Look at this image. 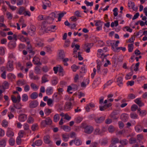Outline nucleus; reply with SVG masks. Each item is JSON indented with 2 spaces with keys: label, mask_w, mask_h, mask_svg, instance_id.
I'll return each instance as SVG.
<instances>
[{
  "label": "nucleus",
  "mask_w": 147,
  "mask_h": 147,
  "mask_svg": "<svg viewBox=\"0 0 147 147\" xmlns=\"http://www.w3.org/2000/svg\"><path fill=\"white\" fill-rule=\"evenodd\" d=\"M52 123V121L49 117L46 118L45 120L42 121L41 123V127H45L47 125H51Z\"/></svg>",
  "instance_id": "1"
},
{
  "label": "nucleus",
  "mask_w": 147,
  "mask_h": 147,
  "mask_svg": "<svg viewBox=\"0 0 147 147\" xmlns=\"http://www.w3.org/2000/svg\"><path fill=\"white\" fill-rule=\"evenodd\" d=\"M84 132L86 134H90L93 131L94 129L93 126L90 125H87L84 127Z\"/></svg>",
  "instance_id": "2"
},
{
  "label": "nucleus",
  "mask_w": 147,
  "mask_h": 147,
  "mask_svg": "<svg viewBox=\"0 0 147 147\" xmlns=\"http://www.w3.org/2000/svg\"><path fill=\"white\" fill-rule=\"evenodd\" d=\"M38 105V103L36 100L30 101L29 105V107L30 109H33L37 107Z\"/></svg>",
  "instance_id": "3"
},
{
  "label": "nucleus",
  "mask_w": 147,
  "mask_h": 147,
  "mask_svg": "<svg viewBox=\"0 0 147 147\" xmlns=\"http://www.w3.org/2000/svg\"><path fill=\"white\" fill-rule=\"evenodd\" d=\"M43 141L45 143L47 144H50L52 143V141L51 140V138L49 135H46L44 136Z\"/></svg>",
  "instance_id": "4"
},
{
  "label": "nucleus",
  "mask_w": 147,
  "mask_h": 147,
  "mask_svg": "<svg viewBox=\"0 0 147 147\" xmlns=\"http://www.w3.org/2000/svg\"><path fill=\"white\" fill-rule=\"evenodd\" d=\"M105 118V117L103 116L100 117H96L94 118V120L96 123H100L104 121Z\"/></svg>",
  "instance_id": "5"
},
{
  "label": "nucleus",
  "mask_w": 147,
  "mask_h": 147,
  "mask_svg": "<svg viewBox=\"0 0 147 147\" xmlns=\"http://www.w3.org/2000/svg\"><path fill=\"white\" fill-rule=\"evenodd\" d=\"M6 68L7 71H12L13 69V62L9 61L6 66Z\"/></svg>",
  "instance_id": "6"
},
{
  "label": "nucleus",
  "mask_w": 147,
  "mask_h": 147,
  "mask_svg": "<svg viewBox=\"0 0 147 147\" xmlns=\"http://www.w3.org/2000/svg\"><path fill=\"white\" fill-rule=\"evenodd\" d=\"M14 134L13 129L9 127L8 128L6 132L7 136L8 137L11 138L14 136Z\"/></svg>",
  "instance_id": "7"
},
{
  "label": "nucleus",
  "mask_w": 147,
  "mask_h": 147,
  "mask_svg": "<svg viewBox=\"0 0 147 147\" xmlns=\"http://www.w3.org/2000/svg\"><path fill=\"white\" fill-rule=\"evenodd\" d=\"M141 99V98H140L136 99L134 100V102L140 107H141L144 105V103L142 102Z\"/></svg>",
  "instance_id": "8"
},
{
  "label": "nucleus",
  "mask_w": 147,
  "mask_h": 147,
  "mask_svg": "<svg viewBox=\"0 0 147 147\" xmlns=\"http://www.w3.org/2000/svg\"><path fill=\"white\" fill-rule=\"evenodd\" d=\"M27 118V115L25 114L20 115L18 117V119L21 122H24L26 120Z\"/></svg>",
  "instance_id": "9"
},
{
  "label": "nucleus",
  "mask_w": 147,
  "mask_h": 147,
  "mask_svg": "<svg viewBox=\"0 0 147 147\" xmlns=\"http://www.w3.org/2000/svg\"><path fill=\"white\" fill-rule=\"evenodd\" d=\"M45 91L47 95H51L53 93V88L52 87H49L47 88Z\"/></svg>",
  "instance_id": "10"
},
{
  "label": "nucleus",
  "mask_w": 147,
  "mask_h": 147,
  "mask_svg": "<svg viewBox=\"0 0 147 147\" xmlns=\"http://www.w3.org/2000/svg\"><path fill=\"white\" fill-rule=\"evenodd\" d=\"M40 59L37 57H34L33 60V63L35 64L39 65H42L40 61Z\"/></svg>",
  "instance_id": "11"
},
{
  "label": "nucleus",
  "mask_w": 147,
  "mask_h": 147,
  "mask_svg": "<svg viewBox=\"0 0 147 147\" xmlns=\"http://www.w3.org/2000/svg\"><path fill=\"white\" fill-rule=\"evenodd\" d=\"M128 115L126 113H123L122 114L120 117L121 120L123 121H127L128 119Z\"/></svg>",
  "instance_id": "12"
},
{
  "label": "nucleus",
  "mask_w": 147,
  "mask_h": 147,
  "mask_svg": "<svg viewBox=\"0 0 147 147\" xmlns=\"http://www.w3.org/2000/svg\"><path fill=\"white\" fill-rule=\"evenodd\" d=\"M36 28L34 26H31L29 30V33L32 36L34 35L35 33Z\"/></svg>",
  "instance_id": "13"
},
{
  "label": "nucleus",
  "mask_w": 147,
  "mask_h": 147,
  "mask_svg": "<svg viewBox=\"0 0 147 147\" xmlns=\"http://www.w3.org/2000/svg\"><path fill=\"white\" fill-rule=\"evenodd\" d=\"M119 115L115 112H113L110 115V117L113 119L115 120H117L119 117Z\"/></svg>",
  "instance_id": "14"
},
{
  "label": "nucleus",
  "mask_w": 147,
  "mask_h": 147,
  "mask_svg": "<svg viewBox=\"0 0 147 147\" xmlns=\"http://www.w3.org/2000/svg\"><path fill=\"white\" fill-rule=\"evenodd\" d=\"M29 76L31 79L34 80H38L39 79V77L37 75H34L33 72H30L29 73Z\"/></svg>",
  "instance_id": "15"
},
{
  "label": "nucleus",
  "mask_w": 147,
  "mask_h": 147,
  "mask_svg": "<svg viewBox=\"0 0 147 147\" xmlns=\"http://www.w3.org/2000/svg\"><path fill=\"white\" fill-rule=\"evenodd\" d=\"M16 45V42L13 41H11L9 42L8 44V46L10 49H13L14 48Z\"/></svg>",
  "instance_id": "16"
},
{
  "label": "nucleus",
  "mask_w": 147,
  "mask_h": 147,
  "mask_svg": "<svg viewBox=\"0 0 147 147\" xmlns=\"http://www.w3.org/2000/svg\"><path fill=\"white\" fill-rule=\"evenodd\" d=\"M48 76L49 75L47 74H45L42 77L41 83H44L48 82L49 81V80L48 79Z\"/></svg>",
  "instance_id": "17"
},
{
  "label": "nucleus",
  "mask_w": 147,
  "mask_h": 147,
  "mask_svg": "<svg viewBox=\"0 0 147 147\" xmlns=\"http://www.w3.org/2000/svg\"><path fill=\"white\" fill-rule=\"evenodd\" d=\"M63 140L65 142H67L69 138V135L67 133L63 134H62Z\"/></svg>",
  "instance_id": "18"
},
{
  "label": "nucleus",
  "mask_w": 147,
  "mask_h": 147,
  "mask_svg": "<svg viewBox=\"0 0 147 147\" xmlns=\"http://www.w3.org/2000/svg\"><path fill=\"white\" fill-rule=\"evenodd\" d=\"M59 57V59L63 60L65 57L64 53L63 50H61L59 51L58 54Z\"/></svg>",
  "instance_id": "19"
},
{
  "label": "nucleus",
  "mask_w": 147,
  "mask_h": 147,
  "mask_svg": "<svg viewBox=\"0 0 147 147\" xmlns=\"http://www.w3.org/2000/svg\"><path fill=\"white\" fill-rule=\"evenodd\" d=\"M143 128V127L140 125H137L135 127V130L137 132H139L142 131Z\"/></svg>",
  "instance_id": "20"
},
{
  "label": "nucleus",
  "mask_w": 147,
  "mask_h": 147,
  "mask_svg": "<svg viewBox=\"0 0 147 147\" xmlns=\"http://www.w3.org/2000/svg\"><path fill=\"white\" fill-rule=\"evenodd\" d=\"M105 132L103 129L101 130L100 128L97 127L95 130L94 134L96 135L101 134L102 133Z\"/></svg>",
  "instance_id": "21"
},
{
  "label": "nucleus",
  "mask_w": 147,
  "mask_h": 147,
  "mask_svg": "<svg viewBox=\"0 0 147 147\" xmlns=\"http://www.w3.org/2000/svg\"><path fill=\"white\" fill-rule=\"evenodd\" d=\"M45 50L47 52L51 53L53 51L51 46L48 45L44 47Z\"/></svg>",
  "instance_id": "22"
},
{
  "label": "nucleus",
  "mask_w": 147,
  "mask_h": 147,
  "mask_svg": "<svg viewBox=\"0 0 147 147\" xmlns=\"http://www.w3.org/2000/svg\"><path fill=\"white\" fill-rule=\"evenodd\" d=\"M26 84L25 81L24 80H19L17 82V84L19 86H22Z\"/></svg>",
  "instance_id": "23"
},
{
  "label": "nucleus",
  "mask_w": 147,
  "mask_h": 147,
  "mask_svg": "<svg viewBox=\"0 0 147 147\" xmlns=\"http://www.w3.org/2000/svg\"><path fill=\"white\" fill-rule=\"evenodd\" d=\"M128 141L126 139L121 140H120L119 143L123 146H126L128 144Z\"/></svg>",
  "instance_id": "24"
},
{
  "label": "nucleus",
  "mask_w": 147,
  "mask_h": 147,
  "mask_svg": "<svg viewBox=\"0 0 147 147\" xmlns=\"http://www.w3.org/2000/svg\"><path fill=\"white\" fill-rule=\"evenodd\" d=\"M34 72L37 74L41 73V67L39 66L36 67L34 68Z\"/></svg>",
  "instance_id": "25"
},
{
  "label": "nucleus",
  "mask_w": 147,
  "mask_h": 147,
  "mask_svg": "<svg viewBox=\"0 0 147 147\" xmlns=\"http://www.w3.org/2000/svg\"><path fill=\"white\" fill-rule=\"evenodd\" d=\"M49 17L51 20V22L52 23L54 19L56 17V14L54 12L51 13L49 15Z\"/></svg>",
  "instance_id": "26"
},
{
  "label": "nucleus",
  "mask_w": 147,
  "mask_h": 147,
  "mask_svg": "<svg viewBox=\"0 0 147 147\" xmlns=\"http://www.w3.org/2000/svg\"><path fill=\"white\" fill-rule=\"evenodd\" d=\"M52 23L48 20H45L42 22L41 23V27L42 28H45L46 27L47 24H51Z\"/></svg>",
  "instance_id": "27"
},
{
  "label": "nucleus",
  "mask_w": 147,
  "mask_h": 147,
  "mask_svg": "<svg viewBox=\"0 0 147 147\" xmlns=\"http://www.w3.org/2000/svg\"><path fill=\"white\" fill-rule=\"evenodd\" d=\"M38 94L36 92H33L30 95V97L32 99H35L38 97Z\"/></svg>",
  "instance_id": "28"
},
{
  "label": "nucleus",
  "mask_w": 147,
  "mask_h": 147,
  "mask_svg": "<svg viewBox=\"0 0 147 147\" xmlns=\"http://www.w3.org/2000/svg\"><path fill=\"white\" fill-rule=\"evenodd\" d=\"M74 144L76 146H79L82 144V142L80 139L76 138L75 139Z\"/></svg>",
  "instance_id": "29"
},
{
  "label": "nucleus",
  "mask_w": 147,
  "mask_h": 147,
  "mask_svg": "<svg viewBox=\"0 0 147 147\" xmlns=\"http://www.w3.org/2000/svg\"><path fill=\"white\" fill-rule=\"evenodd\" d=\"M123 78L122 77H119L117 79V82L118 83V85L120 86L121 85H122L123 84Z\"/></svg>",
  "instance_id": "30"
},
{
  "label": "nucleus",
  "mask_w": 147,
  "mask_h": 147,
  "mask_svg": "<svg viewBox=\"0 0 147 147\" xmlns=\"http://www.w3.org/2000/svg\"><path fill=\"white\" fill-rule=\"evenodd\" d=\"M6 144V140L3 139L0 140V147H4Z\"/></svg>",
  "instance_id": "31"
},
{
  "label": "nucleus",
  "mask_w": 147,
  "mask_h": 147,
  "mask_svg": "<svg viewBox=\"0 0 147 147\" xmlns=\"http://www.w3.org/2000/svg\"><path fill=\"white\" fill-rule=\"evenodd\" d=\"M72 103L71 102H68L66 103L65 108L66 109L69 110L71 108Z\"/></svg>",
  "instance_id": "32"
},
{
  "label": "nucleus",
  "mask_w": 147,
  "mask_h": 147,
  "mask_svg": "<svg viewBox=\"0 0 147 147\" xmlns=\"http://www.w3.org/2000/svg\"><path fill=\"white\" fill-rule=\"evenodd\" d=\"M115 130L114 127L112 125H110L108 128V131L109 132L111 133H113L115 131Z\"/></svg>",
  "instance_id": "33"
},
{
  "label": "nucleus",
  "mask_w": 147,
  "mask_h": 147,
  "mask_svg": "<svg viewBox=\"0 0 147 147\" xmlns=\"http://www.w3.org/2000/svg\"><path fill=\"white\" fill-rule=\"evenodd\" d=\"M1 125L3 127H6L8 125V122L6 120H3L2 121Z\"/></svg>",
  "instance_id": "34"
},
{
  "label": "nucleus",
  "mask_w": 147,
  "mask_h": 147,
  "mask_svg": "<svg viewBox=\"0 0 147 147\" xmlns=\"http://www.w3.org/2000/svg\"><path fill=\"white\" fill-rule=\"evenodd\" d=\"M42 143V141L41 140H38L35 142V145L36 146H40L41 145Z\"/></svg>",
  "instance_id": "35"
},
{
  "label": "nucleus",
  "mask_w": 147,
  "mask_h": 147,
  "mask_svg": "<svg viewBox=\"0 0 147 147\" xmlns=\"http://www.w3.org/2000/svg\"><path fill=\"white\" fill-rule=\"evenodd\" d=\"M43 4L46 5L48 7H50L51 5L50 2L48 0H43Z\"/></svg>",
  "instance_id": "36"
},
{
  "label": "nucleus",
  "mask_w": 147,
  "mask_h": 147,
  "mask_svg": "<svg viewBox=\"0 0 147 147\" xmlns=\"http://www.w3.org/2000/svg\"><path fill=\"white\" fill-rule=\"evenodd\" d=\"M71 68L73 71L75 72L77 69H79L80 67L76 66L75 64H74L71 66Z\"/></svg>",
  "instance_id": "37"
},
{
  "label": "nucleus",
  "mask_w": 147,
  "mask_h": 147,
  "mask_svg": "<svg viewBox=\"0 0 147 147\" xmlns=\"http://www.w3.org/2000/svg\"><path fill=\"white\" fill-rule=\"evenodd\" d=\"M25 10V7H21L20 8L18 12L17 13L19 14L20 15L23 14H24V12Z\"/></svg>",
  "instance_id": "38"
},
{
  "label": "nucleus",
  "mask_w": 147,
  "mask_h": 147,
  "mask_svg": "<svg viewBox=\"0 0 147 147\" xmlns=\"http://www.w3.org/2000/svg\"><path fill=\"white\" fill-rule=\"evenodd\" d=\"M59 115L58 114H56L54 116L53 118V121L55 122H57L59 121Z\"/></svg>",
  "instance_id": "39"
},
{
  "label": "nucleus",
  "mask_w": 147,
  "mask_h": 147,
  "mask_svg": "<svg viewBox=\"0 0 147 147\" xmlns=\"http://www.w3.org/2000/svg\"><path fill=\"white\" fill-rule=\"evenodd\" d=\"M128 51L130 52H132L134 48L133 44H128Z\"/></svg>",
  "instance_id": "40"
},
{
  "label": "nucleus",
  "mask_w": 147,
  "mask_h": 147,
  "mask_svg": "<svg viewBox=\"0 0 147 147\" xmlns=\"http://www.w3.org/2000/svg\"><path fill=\"white\" fill-rule=\"evenodd\" d=\"M94 22H96L95 25L96 26H102V22L100 20H94Z\"/></svg>",
  "instance_id": "41"
},
{
  "label": "nucleus",
  "mask_w": 147,
  "mask_h": 147,
  "mask_svg": "<svg viewBox=\"0 0 147 147\" xmlns=\"http://www.w3.org/2000/svg\"><path fill=\"white\" fill-rule=\"evenodd\" d=\"M38 125L36 123L32 126L31 129L32 131H34L38 129Z\"/></svg>",
  "instance_id": "42"
},
{
  "label": "nucleus",
  "mask_w": 147,
  "mask_h": 147,
  "mask_svg": "<svg viewBox=\"0 0 147 147\" xmlns=\"http://www.w3.org/2000/svg\"><path fill=\"white\" fill-rule=\"evenodd\" d=\"M34 122V118L31 116H29L27 120V122L29 123H32Z\"/></svg>",
  "instance_id": "43"
},
{
  "label": "nucleus",
  "mask_w": 147,
  "mask_h": 147,
  "mask_svg": "<svg viewBox=\"0 0 147 147\" xmlns=\"http://www.w3.org/2000/svg\"><path fill=\"white\" fill-rule=\"evenodd\" d=\"M28 99V95L26 94H24L22 96V100L24 102L27 101Z\"/></svg>",
  "instance_id": "44"
},
{
  "label": "nucleus",
  "mask_w": 147,
  "mask_h": 147,
  "mask_svg": "<svg viewBox=\"0 0 147 147\" xmlns=\"http://www.w3.org/2000/svg\"><path fill=\"white\" fill-rule=\"evenodd\" d=\"M63 129L65 131L68 132L70 131L71 128L67 125H64L63 126Z\"/></svg>",
  "instance_id": "45"
},
{
  "label": "nucleus",
  "mask_w": 147,
  "mask_h": 147,
  "mask_svg": "<svg viewBox=\"0 0 147 147\" xmlns=\"http://www.w3.org/2000/svg\"><path fill=\"white\" fill-rule=\"evenodd\" d=\"M9 142L11 146H13L14 144L15 140L13 138H11L9 140Z\"/></svg>",
  "instance_id": "46"
},
{
  "label": "nucleus",
  "mask_w": 147,
  "mask_h": 147,
  "mask_svg": "<svg viewBox=\"0 0 147 147\" xmlns=\"http://www.w3.org/2000/svg\"><path fill=\"white\" fill-rule=\"evenodd\" d=\"M136 141V139L134 138L131 137L129 140V143L131 144L135 143Z\"/></svg>",
  "instance_id": "47"
},
{
  "label": "nucleus",
  "mask_w": 147,
  "mask_h": 147,
  "mask_svg": "<svg viewBox=\"0 0 147 147\" xmlns=\"http://www.w3.org/2000/svg\"><path fill=\"white\" fill-rule=\"evenodd\" d=\"M53 78L51 80V83L53 85H55L58 83L57 79L56 77H53Z\"/></svg>",
  "instance_id": "48"
},
{
  "label": "nucleus",
  "mask_w": 147,
  "mask_h": 147,
  "mask_svg": "<svg viewBox=\"0 0 147 147\" xmlns=\"http://www.w3.org/2000/svg\"><path fill=\"white\" fill-rule=\"evenodd\" d=\"M121 50L123 51H126V48L125 47H120L116 48L115 52H119L120 50Z\"/></svg>",
  "instance_id": "49"
},
{
  "label": "nucleus",
  "mask_w": 147,
  "mask_h": 147,
  "mask_svg": "<svg viewBox=\"0 0 147 147\" xmlns=\"http://www.w3.org/2000/svg\"><path fill=\"white\" fill-rule=\"evenodd\" d=\"M19 37L20 40L23 42H26L27 40L28 39V38H25L23 36L20 35L18 36Z\"/></svg>",
  "instance_id": "50"
},
{
  "label": "nucleus",
  "mask_w": 147,
  "mask_h": 147,
  "mask_svg": "<svg viewBox=\"0 0 147 147\" xmlns=\"http://www.w3.org/2000/svg\"><path fill=\"white\" fill-rule=\"evenodd\" d=\"M82 119L81 117H78L75 119V121L76 123H79L82 121Z\"/></svg>",
  "instance_id": "51"
},
{
  "label": "nucleus",
  "mask_w": 147,
  "mask_h": 147,
  "mask_svg": "<svg viewBox=\"0 0 147 147\" xmlns=\"http://www.w3.org/2000/svg\"><path fill=\"white\" fill-rule=\"evenodd\" d=\"M24 129L25 130H29L30 132L31 131L29 129V125L28 124L26 123H25L24 124Z\"/></svg>",
  "instance_id": "52"
},
{
  "label": "nucleus",
  "mask_w": 147,
  "mask_h": 147,
  "mask_svg": "<svg viewBox=\"0 0 147 147\" xmlns=\"http://www.w3.org/2000/svg\"><path fill=\"white\" fill-rule=\"evenodd\" d=\"M138 109V106L135 104L133 105L131 107V110L132 111H135Z\"/></svg>",
  "instance_id": "53"
},
{
  "label": "nucleus",
  "mask_w": 147,
  "mask_h": 147,
  "mask_svg": "<svg viewBox=\"0 0 147 147\" xmlns=\"http://www.w3.org/2000/svg\"><path fill=\"white\" fill-rule=\"evenodd\" d=\"M7 77L9 79H10L12 78L15 79L16 78V76L15 75L12 73L9 74L7 75Z\"/></svg>",
  "instance_id": "54"
},
{
  "label": "nucleus",
  "mask_w": 147,
  "mask_h": 147,
  "mask_svg": "<svg viewBox=\"0 0 147 147\" xmlns=\"http://www.w3.org/2000/svg\"><path fill=\"white\" fill-rule=\"evenodd\" d=\"M84 3L86 4V6H92L93 4V2L92 1L91 2H89L87 0H85L84 1Z\"/></svg>",
  "instance_id": "55"
},
{
  "label": "nucleus",
  "mask_w": 147,
  "mask_h": 147,
  "mask_svg": "<svg viewBox=\"0 0 147 147\" xmlns=\"http://www.w3.org/2000/svg\"><path fill=\"white\" fill-rule=\"evenodd\" d=\"M9 87V84L7 82L5 81L3 83V89L4 91H5V89L8 88Z\"/></svg>",
  "instance_id": "56"
},
{
  "label": "nucleus",
  "mask_w": 147,
  "mask_h": 147,
  "mask_svg": "<svg viewBox=\"0 0 147 147\" xmlns=\"http://www.w3.org/2000/svg\"><path fill=\"white\" fill-rule=\"evenodd\" d=\"M136 97V95L133 94L131 93L128 94V98L129 99H133Z\"/></svg>",
  "instance_id": "57"
},
{
  "label": "nucleus",
  "mask_w": 147,
  "mask_h": 147,
  "mask_svg": "<svg viewBox=\"0 0 147 147\" xmlns=\"http://www.w3.org/2000/svg\"><path fill=\"white\" fill-rule=\"evenodd\" d=\"M128 6L129 7H131L132 8H133L135 6V3L134 2L131 1L129 2L128 4Z\"/></svg>",
  "instance_id": "58"
},
{
  "label": "nucleus",
  "mask_w": 147,
  "mask_h": 147,
  "mask_svg": "<svg viewBox=\"0 0 147 147\" xmlns=\"http://www.w3.org/2000/svg\"><path fill=\"white\" fill-rule=\"evenodd\" d=\"M133 72H131L129 73L126 75V77H125V79L127 80L130 79L131 78V77L132 75H133Z\"/></svg>",
  "instance_id": "59"
},
{
  "label": "nucleus",
  "mask_w": 147,
  "mask_h": 147,
  "mask_svg": "<svg viewBox=\"0 0 147 147\" xmlns=\"http://www.w3.org/2000/svg\"><path fill=\"white\" fill-rule=\"evenodd\" d=\"M115 40H112V42L111 45V49L114 52H115V50L116 48L114 47V45L115 44Z\"/></svg>",
  "instance_id": "60"
},
{
  "label": "nucleus",
  "mask_w": 147,
  "mask_h": 147,
  "mask_svg": "<svg viewBox=\"0 0 147 147\" xmlns=\"http://www.w3.org/2000/svg\"><path fill=\"white\" fill-rule=\"evenodd\" d=\"M44 112L46 114L48 115L51 113V110L48 109H45Z\"/></svg>",
  "instance_id": "61"
},
{
  "label": "nucleus",
  "mask_w": 147,
  "mask_h": 147,
  "mask_svg": "<svg viewBox=\"0 0 147 147\" xmlns=\"http://www.w3.org/2000/svg\"><path fill=\"white\" fill-rule=\"evenodd\" d=\"M130 116L133 119H136L138 117V115L135 113H131Z\"/></svg>",
  "instance_id": "62"
},
{
  "label": "nucleus",
  "mask_w": 147,
  "mask_h": 147,
  "mask_svg": "<svg viewBox=\"0 0 147 147\" xmlns=\"http://www.w3.org/2000/svg\"><path fill=\"white\" fill-rule=\"evenodd\" d=\"M118 125L120 129H122L124 127V124L121 121H119L118 122Z\"/></svg>",
  "instance_id": "63"
},
{
  "label": "nucleus",
  "mask_w": 147,
  "mask_h": 147,
  "mask_svg": "<svg viewBox=\"0 0 147 147\" xmlns=\"http://www.w3.org/2000/svg\"><path fill=\"white\" fill-rule=\"evenodd\" d=\"M98 145V143L96 142H92L89 147H97Z\"/></svg>",
  "instance_id": "64"
}]
</instances>
